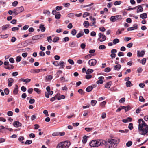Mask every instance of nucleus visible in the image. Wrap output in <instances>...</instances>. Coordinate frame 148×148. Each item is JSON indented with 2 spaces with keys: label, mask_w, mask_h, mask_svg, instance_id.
I'll list each match as a JSON object with an SVG mask.
<instances>
[{
  "label": "nucleus",
  "mask_w": 148,
  "mask_h": 148,
  "mask_svg": "<svg viewBox=\"0 0 148 148\" xmlns=\"http://www.w3.org/2000/svg\"><path fill=\"white\" fill-rule=\"evenodd\" d=\"M138 129L139 134L143 135H148V125L142 119L138 120Z\"/></svg>",
  "instance_id": "f257e3e1"
},
{
  "label": "nucleus",
  "mask_w": 148,
  "mask_h": 148,
  "mask_svg": "<svg viewBox=\"0 0 148 148\" xmlns=\"http://www.w3.org/2000/svg\"><path fill=\"white\" fill-rule=\"evenodd\" d=\"M93 72V70L91 69H89L87 70L86 72V74L87 75L90 74V73H92Z\"/></svg>",
  "instance_id": "473e14b6"
},
{
  "label": "nucleus",
  "mask_w": 148,
  "mask_h": 148,
  "mask_svg": "<svg viewBox=\"0 0 148 148\" xmlns=\"http://www.w3.org/2000/svg\"><path fill=\"white\" fill-rule=\"evenodd\" d=\"M90 19L92 21H93V22L92 23V24L91 25V26H93L96 23V22L95 21L96 19L95 18L92 17V16H90L89 17Z\"/></svg>",
  "instance_id": "a211bd4d"
},
{
  "label": "nucleus",
  "mask_w": 148,
  "mask_h": 148,
  "mask_svg": "<svg viewBox=\"0 0 148 148\" xmlns=\"http://www.w3.org/2000/svg\"><path fill=\"white\" fill-rule=\"evenodd\" d=\"M57 148H63L62 142L59 143L56 147Z\"/></svg>",
  "instance_id": "864d4df0"
},
{
  "label": "nucleus",
  "mask_w": 148,
  "mask_h": 148,
  "mask_svg": "<svg viewBox=\"0 0 148 148\" xmlns=\"http://www.w3.org/2000/svg\"><path fill=\"white\" fill-rule=\"evenodd\" d=\"M32 141L30 140H27L25 142V144L29 145L32 143Z\"/></svg>",
  "instance_id": "3c124183"
},
{
  "label": "nucleus",
  "mask_w": 148,
  "mask_h": 148,
  "mask_svg": "<svg viewBox=\"0 0 148 148\" xmlns=\"http://www.w3.org/2000/svg\"><path fill=\"white\" fill-rule=\"evenodd\" d=\"M63 148H68L70 145V142L66 141L64 142H62Z\"/></svg>",
  "instance_id": "423d86ee"
},
{
  "label": "nucleus",
  "mask_w": 148,
  "mask_h": 148,
  "mask_svg": "<svg viewBox=\"0 0 148 148\" xmlns=\"http://www.w3.org/2000/svg\"><path fill=\"white\" fill-rule=\"evenodd\" d=\"M77 33V31L75 29H73L71 31V34L73 35H75Z\"/></svg>",
  "instance_id": "6e6d98bb"
},
{
  "label": "nucleus",
  "mask_w": 148,
  "mask_h": 148,
  "mask_svg": "<svg viewBox=\"0 0 148 148\" xmlns=\"http://www.w3.org/2000/svg\"><path fill=\"white\" fill-rule=\"evenodd\" d=\"M53 93V92L52 91H50L49 92H45V96L47 98H49V95H52Z\"/></svg>",
  "instance_id": "2eb2a0df"
},
{
  "label": "nucleus",
  "mask_w": 148,
  "mask_h": 148,
  "mask_svg": "<svg viewBox=\"0 0 148 148\" xmlns=\"http://www.w3.org/2000/svg\"><path fill=\"white\" fill-rule=\"evenodd\" d=\"M145 53V52L143 50L141 51L138 50L137 51V56L138 57H143Z\"/></svg>",
  "instance_id": "1a4fd4ad"
},
{
  "label": "nucleus",
  "mask_w": 148,
  "mask_h": 148,
  "mask_svg": "<svg viewBox=\"0 0 148 148\" xmlns=\"http://www.w3.org/2000/svg\"><path fill=\"white\" fill-rule=\"evenodd\" d=\"M34 90L38 94H40L41 93V90L38 88H34Z\"/></svg>",
  "instance_id": "de8ad7c7"
},
{
  "label": "nucleus",
  "mask_w": 148,
  "mask_h": 148,
  "mask_svg": "<svg viewBox=\"0 0 148 148\" xmlns=\"http://www.w3.org/2000/svg\"><path fill=\"white\" fill-rule=\"evenodd\" d=\"M4 67L6 69H12L14 68V66L13 65L9 64V65H8L6 66H4Z\"/></svg>",
  "instance_id": "f3484780"
},
{
  "label": "nucleus",
  "mask_w": 148,
  "mask_h": 148,
  "mask_svg": "<svg viewBox=\"0 0 148 148\" xmlns=\"http://www.w3.org/2000/svg\"><path fill=\"white\" fill-rule=\"evenodd\" d=\"M15 9H16V11H17V12L18 13H20L22 12L24 10V8L22 6H21L20 7L16 8Z\"/></svg>",
  "instance_id": "4468645a"
},
{
  "label": "nucleus",
  "mask_w": 148,
  "mask_h": 148,
  "mask_svg": "<svg viewBox=\"0 0 148 148\" xmlns=\"http://www.w3.org/2000/svg\"><path fill=\"white\" fill-rule=\"evenodd\" d=\"M90 15V13H88L87 12H85L84 13V14H83V17H85L88 16H89Z\"/></svg>",
  "instance_id": "e2e57ef3"
},
{
  "label": "nucleus",
  "mask_w": 148,
  "mask_h": 148,
  "mask_svg": "<svg viewBox=\"0 0 148 148\" xmlns=\"http://www.w3.org/2000/svg\"><path fill=\"white\" fill-rule=\"evenodd\" d=\"M23 43L24 44H27V45H29L32 44L34 42L32 41V40L28 39L25 41Z\"/></svg>",
  "instance_id": "9b49d317"
},
{
  "label": "nucleus",
  "mask_w": 148,
  "mask_h": 148,
  "mask_svg": "<svg viewBox=\"0 0 148 148\" xmlns=\"http://www.w3.org/2000/svg\"><path fill=\"white\" fill-rule=\"evenodd\" d=\"M97 63V60L94 59L90 60L88 61V64L90 66H94Z\"/></svg>",
  "instance_id": "0eeeda50"
},
{
  "label": "nucleus",
  "mask_w": 148,
  "mask_h": 148,
  "mask_svg": "<svg viewBox=\"0 0 148 148\" xmlns=\"http://www.w3.org/2000/svg\"><path fill=\"white\" fill-rule=\"evenodd\" d=\"M111 84V82H109L105 84V87L106 88H109L110 87Z\"/></svg>",
  "instance_id": "7c9ffc66"
},
{
  "label": "nucleus",
  "mask_w": 148,
  "mask_h": 148,
  "mask_svg": "<svg viewBox=\"0 0 148 148\" xmlns=\"http://www.w3.org/2000/svg\"><path fill=\"white\" fill-rule=\"evenodd\" d=\"M65 98V96L64 95H59L57 98V99L58 100H60L62 99H64Z\"/></svg>",
  "instance_id": "72a5a7b5"
},
{
  "label": "nucleus",
  "mask_w": 148,
  "mask_h": 148,
  "mask_svg": "<svg viewBox=\"0 0 148 148\" xmlns=\"http://www.w3.org/2000/svg\"><path fill=\"white\" fill-rule=\"evenodd\" d=\"M69 46L71 48H73L77 46V44L75 42H70L69 44Z\"/></svg>",
  "instance_id": "9d476101"
},
{
  "label": "nucleus",
  "mask_w": 148,
  "mask_h": 148,
  "mask_svg": "<svg viewBox=\"0 0 148 148\" xmlns=\"http://www.w3.org/2000/svg\"><path fill=\"white\" fill-rule=\"evenodd\" d=\"M69 38L68 37H66L64 38L63 39V41L64 42H66L69 41Z\"/></svg>",
  "instance_id": "79ce46f5"
},
{
  "label": "nucleus",
  "mask_w": 148,
  "mask_h": 148,
  "mask_svg": "<svg viewBox=\"0 0 148 148\" xmlns=\"http://www.w3.org/2000/svg\"><path fill=\"white\" fill-rule=\"evenodd\" d=\"M93 128L86 127L85 128V130L88 132H89L93 130Z\"/></svg>",
  "instance_id": "c03bdc74"
},
{
  "label": "nucleus",
  "mask_w": 148,
  "mask_h": 148,
  "mask_svg": "<svg viewBox=\"0 0 148 148\" xmlns=\"http://www.w3.org/2000/svg\"><path fill=\"white\" fill-rule=\"evenodd\" d=\"M129 131V130H119V132L122 133H127Z\"/></svg>",
  "instance_id": "58836bf2"
},
{
  "label": "nucleus",
  "mask_w": 148,
  "mask_h": 148,
  "mask_svg": "<svg viewBox=\"0 0 148 148\" xmlns=\"http://www.w3.org/2000/svg\"><path fill=\"white\" fill-rule=\"evenodd\" d=\"M52 77H53L52 75H48L47 77L46 78H47V80H51L52 78Z\"/></svg>",
  "instance_id": "338daca9"
},
{
  "label": "nucleus",
  "mask_w": 148,
  "mask_h": 148,
  "mask_svg": "<svg viewBox=\"0 0 148 148\" xmlns=\"http://www.w3.org/2000/svg\"><path fill=\"white\" fill-rule=\"evenodd\" d=\"M64 62L62 61H60L59 63L58 64L59 66L60 65V69L63 68H64L65 66L64 65Z\"/></svg>",
  "instance_id": "bb28decb"
},
{
  "label": "nucleus",
  "mask_w": 148,
  "mask_h": 148,
  "mask_svg": "<svg viewBox=\"0 0 148 148\" xmlns=\"http://www.w3.org/2000/svg\"><path fill=\"white\" fill-rule=\"evenodd\" d=\"M18 87L17 85H15V88L13 91V93L14 94L16 95L18 92Z\"/></svg>",
  "instance_id": "dca6fc26"
},
{
  "label": "nucleus",
  "mask_w": 148,
  "mask_h": 148,
  "mask_svg": "<svg viewBox=\"0 0 148 148\" xmlns=\"http://www.w3.org/2000/svg\"><path fill=\"white\" fill-rule=\"evenodd\" d=\"M4 92L5 93V94L6 95H8L9 94V89L8 88H5L4 90Z\"/></svg>",
  "instance_id": "69168bd1"
},
{
  "label": "nucleus",
  "mask_w": 148,
  "mask_h": 148,
  "mask_svg": "<svg viewBox=\"0 0 148 148\" xmlns=\"http://www.w3.org/2000/svg\"><path fill=\"white\" fill-rule=\"evenodd\" d=\"M39 28L40 29L41 31L42 32H44L46 29L44 25L43 24H41L39 26Z\"/></svg>",
  "instance_id": "a878e982"
},
{
  "label": "nucleus",
  "mask_w": 148,
  "mask_h": 148,
  "mask_svg": "<svg viewBox=\"0 0 148 148\" xmlns=\"http://www.w3.org/2000/svg\"><path fill=\"white\" fill-rule=\"evenodd\" d=\"M60 80L62 82H67L68 81V79H65V78L64 77H62L60 78Z\"/></svg>",
  "instance_id": "4c0bfd02"
},
{
  "label": "nucleus",
  "mask_w": 148,
  "mask_h": 148,
  "mask_svg": "<svg viewBox=\"0 0 148 148\" xmlns=\"http://www.w3.org/2000/svg\"><path fill=\"white\" fill-rule=\"evenodd\" d=\"M84 33L82 31H81L78 33L76 35V37L77 38H79L84 35Z\"/></svg>",
  "instance_id": "c756f323"
},
{
  "label": "nucleus",
  "mask_w": 148,
  "mask_h": 148,
  "mask_svg": "<svg viewBox=\"0 0 148 148\" xmlns=\"http://www.w3.org/2000/svg\"><path fill=\"white\" fill-rule=\"evenodd\" d=\"M20 80L21 81L25 82L26 83L29 82L31 81V79L28 78L24 79L21 78L20 79Z\"/></svg>",
  "instance_id": "412c9836"
},
{
  "label": "nucleus",
  "mask_w": 148,
  "mask_h": 148,
  "mask_svg": "<svg viewBox=\"0 0 148 148\" xmlns=\"http://www.w3.org/2000/svg\"><path fill=\"white\" fill-rule=\"evenodd\" d=\"M93 87H94V86L93 87L92 86H90L87 88L86 90L88 92H90L92 90Z\"/></svg>",
  "instance_id": "5701e85b"
},
{
  "label": "nucleus",
  "mask_w": 148,
  "mask_h": 148,
  "mask_svg": "<svg viewBox=\"0 0 148 148\" xmlns=\"http://www.w3.org/2000/svg\"><path fill=\"white\" fill-rule=\"evenodd\" d=\"M99 38L98 40L100 42H103L106 40V36L101 33H100L98 34Z\"/></svg>",
  "instance_id": "39448f33"
},
{
  "label": "nucleus",
  "mask_w": 148,
  "mask_h": 148,
  "mask_svg": "<svg viewBox=\"0 0 148 148\" xmlns=\"http://www.w3.org/2000/svg\"><path fill=\"white\" fill-rule=\"evenodd\" d=\"M146 62V59L145 58H144L141 60V63L143 65L145 64Z\"/></svg>",
  "instance_id": "bf43d9fd"
},
{
  "label": "nucleus",
  "mask_w": 148,
  "mask_h": 148,
  "mask_svg": "<svg viewBox=\"0 0 148 148\" xmlns=\"http://www.w3.org/2000/svg\"><path fill=\"white\" fill-rule=\"evenodd\" d=\"M60 95V94H57L55 96L51 98L50 101H53L55 100L56 99H57L58 96Z\"/></svg>",
  "instance_id": "2f4dec72"
},
{
  "label": "nucleus",
  "mask_w": 148,
  "mask_h": 148,
  "mask_svg": "<svg viewBox=\"0 0 148 148\" xmlns=\"http://www.w3.org/2000/svg\"><path fill=\"white\" fill-rule=\"evenodd\" d=\"M18 4V2L15 1L12 3V5L14 7H16Z\"/></svg>",
  "instance_id": "0e129e2a"
},
{
  "label": "nucleus",
  "mask_w": 148,
  "mask_h": 148,
  "mask_svg": "<svg viewBox=\"0 0 148 148\" xmlns=\"http://www.w3.org/2000/svg\"><path fill=\"white\" fill-rule=\"evenodd\" d=\"M59 40V38L58 37L54 38L53 40V42L55 43Z\"/></svg>",
  "instance_id": "5fc2aeb1"
},
{
  "label": "nucleus",
  "mask_w": 148,
  "mask_h": 148,
  "mask_svg": "<svg viewBox=\"0 0 148 148\" xmlns=\"http://www.w3.org/2000/svg\"><path fill=\"white\" fill-rule=\"evenodd\" d=\"M147 14L146 13H144L141 14L140 15V17L142 19H145L147 18Z\"/></svg>",
  "instance_id": "aec40b11"
},
{
  "label": "nucleus",
  "mask_w": 148,
  "mask_h": 148,
  "mask_svg": "<svg viewBox=\"0 0 148 148\" xmlns=\"http://www.w3.org/2000/svg\"><path fill=\"white\" fill-rule=\"evenodd\" d=\"M122 19V16L121 15H117L115 16H112L110 17V21L112 22H114L116 21Z\"/></svg>",
  "instance_id": "20e7f679"
},
{
  "label": "nucleus",
  "mask_w": 148,
  "mask_h": 148,
  "mask_svg": "<svg viewBox=\"0 0 148 148\" xmlns=\"http://www.w3.org/2000/svg\"><path fill=\"white\" fill-rule=\"evenodd\" d=\"M132 141H128L126 144V145L127 147L130 146L132 144Z\"/></svg>",
  "instance_id": "ea45409f"
},
{
  "label": "nucleus",
  "mask_w": 148,
  "mask_h": 148,
  "mask_svg": "<svg viewBox=\"0 0 148 148\" xmlns=\"http://www.w3.org/2000/svg\"><path fill=\"white\" fill-rule=\"evenodd\" d=\"M138 25L136 24H134L133 25V27L128 28L127 29V30L128 31H129L136 29H138Z\"/></svg>",
  "instance_id": "6e6552de"
},
{
  "label": "nucleus",
  "mask_w": 148,
  "mask_h": 148,
  "mask_svg": "<svg viewBox=\"0 0 148 148\" xmlns=\"http://www.w3.org/2000/svg\"><path fill=\"white\" fill-rule=\"evenodd\" d=\"M132 121V119L130 117H127L126 119H123L122 120V122L124 123H126L127 122H131Z\"/></svg>",
  "instance_id": "6ab92c4d"
},
{
  "label": "nucleus",
  "mask_w": 148,
  "mask_h": 148,
  "mask_svg": "<svg viewBox=\"0 0 148 148\" xmlns=\"http://www.w3.org/2000/svg\"><path fill=\"white\" fill-rule=\"evenodd\" d=\"M102 141L103 143H102V146L105 145L108 148H110L113 145H115L118 143L119 142L116 140L113 139H109L107 141L102 140Z\"/></svg>",
  "instance_id": "f03ea898"
},
{
  "label": "nucleus",
  "mask_w": 148,
  "mask_h": 148,
  "mask_svg": "<svg viewBox=\"0 0 148 148\" xmlns=\"http://www.w3.org/2000/svg\"><path fill=\"white\" fill-rule=\"evenodd\" d=\"M121 66L120 64H118L114 66V69L117 71H119L121 68Z\"/></svg>",
  "instance_id": "393cba45"
},
{
  "label": "nucleus",
  "mask_w": 148,
  "mask_h": 148,
  "mask_svg": "<svg viewBox=\"0 0 148 148\" xmlns=\"http://www.w3.org/2000/svg\"><path fill=\"white\" fill-rule=\"evenodd\" d=\"M132 83L130 81H128L126 83V86L127 87H129L131 86Z\"/></svg>",
  "instance_id": "f704fd0d"
},
{
  "label": "nucleus",
  "mask_w": 148,
  "mask_h": 148,
  "mask_svg": "<svg viewBox=\"0 0 148 148\" xmlns=\"http://www.w3.org/2000/svg\"><path fill=\"white\" fill-rule=\"evenodd\" d=\"M137 7H138L137 10V13L142 12L143 11V8L141 5H139Z\"/></svg>",
  "instance_id": "4be33fe9"
},
{
  "label": "nucleus",
  "mask_w": 148,
  "mask_h": 148,
  "mask_svg": "<svg viewBox=\"0 0 148 148\" xmlns=\"http://www.w3.org/2000/svg\"><path fill=\"white\" fill-rule=\"evenodd\" d=\"M8 86L10 87L11 86L13 83L14 82V80L12 78H9L8 79Z\"/></svg>",
  "instance_id": "f8f14e48"
},
{
  "label": "nucleus",
  "mask_w": 148,
  "mask_h": 148,
  "mask_svg": "<svg viewBox=\"0 0 148 148\" xmlns=\"http://www.w3.org/2000/svg\"><path fill=\"white\" fill-rule=\"evenodd\" d=\"M121 3V1H115L114 3V4L115 5H120Z\"/></svg>",
  "instance_id": "a18cd8bd"
},
{
  "label": "nucleus",
  "mask_w": 148,
  "mask_h": 148,
  "mask_svg": "<svg viewBox=\"0 0 148 148\" xmlns=\"http://www.w3.org/2000/svg\"><path fill=\"white\" fill-rule=\"evenodd\" d=\"M83 25L84 27L88 28L89 25V24L88 21H85L84 22Z\"/></svg>",
  "instance_id": "c85d7f7f"
},
{
  "label": "nucleus",
  "mask_w": 148,
  "mask_h": 148,
  "mask_svg": "<svg viewBox=\"0 0 148 148\" xmlns=\"http://www.w3.org/2000/svg\"><path fill=\"white\" fill-rule=\"evenodd\" d=\"M39 38L38 35H35L32 37V40H36L39 39Z\"/></svg>",
  "instance_id": "e433bc0d"
},
{
  "label": "nucleus",
  "mask_w": 148,
  "mask_h": 148,
  "mask_svg": "<svg viewBox=\"0 0 148 148\" xmlns=\"http://www.w3.org/2000/svg\"><path fill=\"white\" fill-rule=\"evenodd\" d=\"M19 29V28L18 27H12L11 28V30L12 31H18Z\"/></svg>",
  "instance_id": "09e8293b"
},
{
  "label": "nucleus",
  "mask_w": 148,
  "mask_h": 148,
  "mask_svg": "<svg viewBox=\"0 0 148 148\" xmlns=\"http://www.w3.org/2000/svg\"><path fill=\"white\" fill-rule=\"evenodd\" d=\"M18 74V73L17 72H13L12 73V76L15 77L17 76Z\"/></svg>",
  "instance_id": "680f3d73"
},
{
  "label": "nucleus",
  "mask_w": 148,
  "mask_h": 148,
  "mask_svg": "<svg viewBox=\"0 0 148 148\" xmlns=\"http://www.w3.org/2000/svg\"><path fill=\"white\" fill-rule=\"evenodd\" d=\"M9 26V25L8 24H6L3 26L2 27V29L3 31L7 29L8 28Z\"/></svg>",
  "instance_id": "cd10ccee"
},
{
  "label": "nucleus",
  "mask_w": 148,
  "mask_h": 148,
  "mask_svg": "<svg viewBox=\"0 0 148 148\" xmlns=\"http://www.w3.org/2000/svg\"><path fill=\"white\" fill-rule=\"evenodd\" d=\"M6 128L3 126L1 125L0 126V132L4 133V132L2 131L3 130H4Z\"/></svg>",
  "instance_id": "603ef678"
},
{
  "label": "nucleus",
  "mask_w": 148,
  "mask_h": 148,
  "mask_svg": "<svg viewBox=\"0 0 148 148\" xmlns=\"http://www.w3.org/2000/svg\"><path fill=\"white\" fill-rule=\"evenodd\" d=\"M102 143H103L102 140H93L89 143V145L92 147H97L102 146Z\"/></svg>",
  "instance_id": "7ed1b4c3"
},
{
  "label": "nucleus",
  "mask_w": 148,
  "mask_h": 148,
  "mask_svg": "<svg viewBox=\"0 0 148 148\" xmlns=\"http://www.w3.org/2000/svg\"><path fill=\"white\" fill-rule=\"evenodd\" d=\"M21 124L19 121H15L13 123V125L16 127H18L21 126Z\"/></svg>",
  "instance_id": "ddd939ff"
},
{
  "label": "nucleus",
  "mask_w": 148,
  "mask_h": 148,
  "mask_svg": "<svg viewBox=\"0 0 148 148\" xmlns=\"http://www.w3.org/2000/svg\"><path fill=\"white\" fill-rule=\"evenodd\" d=\"M21 60V58L20 56H17L16 59V61L17 62H19Z\"/></svg>",
  "instance_id": "774afa93"
},
{
  "label": "nucleus",
  "mask_w": 148,
  "mask_h": 148,
  "mask_svg": "<svg viewBox=\"0 0 148 148\" xmlns=\"http://www.w3.org/2000/svg\"><path fill=\"white\" fill-rule=\"evenodd\" d=\"M97 101L95 100H92L91 101V104L92 106H94L96 104Z\"/></svg>",
  "instance_id": "a19ab883"
},
{
  "label": "nucleus",
  "mask_w": 148,
  "mask_h": 148,
  "mask_svg": "<svg viewBox=\"0 0 148 148\" xmlns=\"http://www.w3.org/2000/svg\"><path fill=\"white\" fill-rule=\"evenodd\" d=\"M113 42L114 44H115L119 42V40L117 38H116L113 40Z\"/></svg>",
  "instance_id": "49530a36"
},
{
  "label": "nucleus",
  "mask_w": 148,
  "mask_h": 148,
  "mask_svg": "<svg viewBox=\"0 0 148 148\" xmlns=\"http://www.w3.org/2000/svg\"><path fill=\"white\" fill-rule=\"evenodd\" d=\"M0 36L1 38L4 39L7 38L8 37V34H6L5 35H1Z\"/></svg>",
  "instance_id": "4d7b16f0"
},
{
  "label": "nucleus",
  "mask_w": 148,
  "mask_h": 148,
  "mask_svg": "<svg viewBox=\"0 0 148 148\" xmlns=\"http://www.w3.org/2000/svg\"><path fill=\"white\" fill-rule=\"evenodd\" d=\"M125 98H122L119 100V102L121 103H123L125 101Z\"/></svg>",
  "instance_id": "13d9d810"
},
{
  "label": "nucleus",
  "mask_w": 148,
  "mask_h": 148,
  "mask_svg": "<svg viewBox=\"0 0 148 148\" xmlns=\"http://www.w3.org/2000/svg\"><path fill=\"white\" fill-rule=\"evenodd\" d=\"M68 62L71 65H73L74 64V62L72 59H68Z\"/></svg>",
  "instance_id": "8fccbe9b"
},
{
  "label": "nucleus",
  "mask_w": 148,
  "mask_h": 148,
  "mask_svg": "<svg viewBox=\"0 0 148 148\" xmlns=\"http://www.w3.org/2000/svg\"><path fill=\"white\" fill-rule=\"evenodd\" d=\"M87 136H85L83 137L82 139V142L84 144H85L87 142Z\"/></svg>",
  "instance_id": "c9c22d12"
},
{
  "label": "nucleus",
  "mask_w": 148,
  "mask_h": 148,
  "mask_svg": "<svg viewBox=\"0 0 148 148\" xmlns=\"http://www.w3.org/2000/svg\"><path fill=\"white\" fill-rule=\"evenodd\" d=\"M42 70V69H35L32 70V72L34 73H37L40 72Z\"/></svg>",
  "instance_id": "b1692460"
},
{
  "label": "nucleus",
  "mask_w": 148,
  "mask_h": 148,
  "mask_svg": "<svg viewBox=\"0 0 148 148\" xmlns=\"http://www.w3.org/2000/svg\"><path fill=\"white\" fill-rule=\"evenodd\" d=\"M106 48V46L104 45H100L99 47V48L100 49H104Z\"/></svg>",
  "instance_id": "37998d69"
},
{
  "label": "nucleus",
  "mask_w": 148,
  "mask_h": 148,
  "mask_svg": "<svg viewBox=\"0 0 148 148\" xmlns=\"http://www.w3.org/2000/svg\"><path fill=\"white\" fill-rule=\"evenodd\" d=\"M78 92L82 94V95H84V92L83 90L82 89H79L78 90Z\"/></svg>",
  "instance_id": "052dcab7"
}]
</instances>
